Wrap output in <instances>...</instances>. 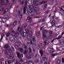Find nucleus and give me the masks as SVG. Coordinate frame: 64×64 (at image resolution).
Segmentation results:
<instances>
[{"mask_svg":"<svg viewBox=\"0 0 64 64\" xmlns=\"http://www.w3.org/2000/svg\"><path fill=\"white\" fill-rule=\"evenodd\" d=\"M10 35V33L9 32H8L6 34V36L7 37H9Z\"/></svg>","mask_w":64,"mask_h":64,"instance_id":"obj_28","label":"nucleus"},{"mask_svg":"<svg viewBox=\"0 0 64 64\" xmlns=\"http://www.w3.org/2000/svg\"><path fill=\"white\" fill-rule=\"evenodd\" d=\"M57 64H60V63H61V60L60 59L58 60L57 62Z\"/></svg>","mask_w":64,"mask_h":64,"instance_id":"obj_31","label":"nucleus"},{"mask_svg":"<svg viewBox=\"0 0 64 64\" xmlns=\"http://www.w3.org/2000/svg\"><path fill=\"white\" fill-rule=\"evenodd\" d=\"M54 18H55V16H52L51 18H52V19L50 20V22H51V21H52H52H53V20H54Z\"/></svg>","mask_w":64,"mask_h":64,"instance_id":"obj_34","label":"nucleus"},{"mask_svg":"<svg viewBox=\"0 0 64 64\" xmlns=\"http://www.w3.org/2000/svg\"><path fill=\"white\" fill-rule=\"evenodd\" d=\"M30 36V37H32V36H33V32H32V31H30L28 33V34Z\"/></svg>","mask_w":64,"mask_h":64,"instance_id":"obj_16","label":"nucleus"},{"mask_svg":"<svg viewBox=\"0 0 64 64\" xmlns=\"http://www.w3.org/2000/svg\"><path fill=\"white\" fill-rule=\"evenodd\" d=\"M48 32L47 31L44 30L43 31V33L44 34H45V33H47Z\"/></svg>","mask_w":64,"mask_h":64,"instance_id":"obj_48","label":"nucleus"},{"mask_svg":"<svg viewBox=\"0 0 64 64\" xmlns=\"http://www.w3.org/2000/svg\"><path fill=\"white\" fill-rule=\"evenodd\" d=\"M46 3V2L44 0V1H42L41 3V4H45Z\"/></svg>","mask_w":64,"mask_h":64,"instance_id":"obj_45","label":"nucleus"},{"mask_svg":"<svg viewBox=\"0 0 64 64\" xmlns=\"http://www.w3.org/2000/svg\"><path fill=\"white\" fill-rule=\"evenodd\" d=\"M18 14H20L19 15V16L20 18H22V14H21V12L18 11Z\"/></svg>","mask_w":64,"mask_h":64,"instance_id":"obj_11","label":"nucleus"},{"mask_svg":"<svg viewBox=\"0 0 64 64\" xmlns=\"http://www.w3.org/2000/svg\"><path fill=\"white\" fill-rule=\"evenodd\" d=\"M28 51L29 53H31L32 52V50L30 48H29L28 49Z\"/></svg>","mask_w":64,"mask_h":64,"instance_id":"obj_18","label":"nucleus"},{"mask_svg":"<svg viewBox=\"0 0 64 64\" xmlns=\"http://www.w3.org/2000/svg\"><path fill=\"white\" fill-rule=\"evenodd\" d=\"M43 37L44 38V39H46L47 38V36H46L45 34H44L43 35Z\"/></svg>","mask_w":64,"mask_h":64,"instance_id":"obj_47","label":"nucleus"},{"mask_svg":"<svg viewBox=\"0 0 64 64\" xmlns=\"http://www.w3.org/2000/svg\"><path fill=\"white\" fill-rule=\"evenodd\" d=\"M24 1H22V2L20 4V5H23V4H24Z\"/></svg>","mask_w":64,"mask_h":64,"instance_id":"obj_59","label":"nucleus"},{"mask_svg":"<svg viewBox=\"0 0 64 64\" xmlns=\"http://www.w3.org/2000/svg\"><path fill=\"white\" fill-rule=\"evenodd\" d=\"M4 47L5 49H7L6 50L7 51L9 52L10 53H12V51L11 48L9 47V44H5Z\"/></svg>","mask_w":64,"mask_h":64,"instance_id":"obj_1","label":"nucleus"},{"mask_svg":"<svg viewBox=\"0 0 64 64\" xmlns=\"http://www.w3.org/2000/svg\"><path fill=\"white\" fill-rule=\"evenodd\" d=\"M44 9H46V8H47V4L45 5L44 6Z\"/></svg>","mask_w":64,"mask_h":64,"instance_id":"obj_56","label":"nucleus"},{"mask_svg":"<svg viewBox=\"0 0 64 64\" xmlns=\"http://www.w3.org/2000/svg\"><path fill=\"white\" fill-rule=\"evenodd\" d=\"M25 31L27 34H28L29 33V30L28 29H26L25 30Z\"/></svg>","mask_w":64,"mask_h":64,"instance_id":"obj_42","label":"nucleus"},{"mask_svg":"<svg viewBox=\"0 0 64 64\" xmlns=\"http://www.w3.org/2000/svg\"><path fill=\"white\" fill-rule=\"evenodd\" d=\"M6 1V2L8 4H9L10 3V2L9 0H5Z\"/></svg>","mask_w":64,"mask_h":64,"instance_id":"obj_52","label":"nucleus"},{"mask_svg":"<svg viewBox=\"0 0 64 64\" xmlns=\"http://www.w3.org/2000/svg\"><path fill=\"white\" fill-rule=\"evenodd\" d=\"M49 33L50 35H52V32L51 31L49 32Z\"/></svg>","mask_w":64,"mask_h":64,"instance_id":"obj_58","label":"nucleus"},{"mask_svg":"<svg viewBox=\"0 0 64 64\" xmlns=\"http://www.w3.org/2000/svg\"><path fill=\"white\" fill-rule=\"evenodd\" d=\"M50 10H48L47 11H46V13L45 14V15H47V14H48V13H49L50 12Z\"/></svg>","mask_w":64,"mask_h":64,"instance_id":"obj_37","label":"nucleus"},{"mask_svg":"<svg viewBox=\"0 0 64 64\" xmlns=\"http://www.w3.org/2000/svg\"><path fill=\"white\" fill-rule=\"evenodd\" d=\"M20 43H21L20 41L19 40L16 41V45L18 46H20Z\"/></svg>","mask_w":64,"mask_h":64,"instance_id":"obj_9","label":"nucleus"},{"mask_svg":"<svg viewBox=\"0 0 64 64\" xmlns=\"http://www.w3.org/2000/svg\"><path fill=\"white\" fill-rule=\"evenodd\" d=\"M7 4H8L6 2L4 3V6H6V5H7Z\"/></svg>","mask_w":64,"mask_h":64,"instance_id":"obj_55","label":"nucleus"},{"mask_svg":"<svg viewBox=\"0 0 64 64\" xmlns=\"http://www.w3.org/2000/svg\"><path fill=\"white\" fill-rule=\"evenodd\" d=\"M31 56H29L28 57V58H27V59H31Z\"/></svg>","mask_w":64,"mask_h":64,"instance_id":"obj_60","label":"nucleus"},{"mask_svg":"<svg viewBox=\"0 0 64 64\" xmlns=\"http://www.w3.org/2000/svg\"><path fill=\"white\" fill-rule=\"evenodd\" d=\"M28 62V60L26 59H25L24 60V63H26Z\"/></svg>","mask_w":64,"mask_h":64,"instance_id":"obj_46","label":"nucleus"},{"mask_svg":"<svg viewBox=\"0 0 64 64\" xmlns=\"http://www.w3.org/2000/svg\"><path fill=\"white\" fill-rule=\"evenodd\" d=\"M26 20L27 22H29V23L31 24L33 23L32 20L31 19V18L30 17V16H28V18Z\"/></svg>","mask_w":64,"mask_h":64,"instance_id":"obj_5","label":"nucleus"},{"mask_svg":"<svg viewBox=\"0 0 64 64\" xmlns=\"http://www.w3.org/2000/svg\"><path fill=\"white\" fill-rule=\"evenodd\" d=\"M34 62L35 63H39V59H37L36 60H35L34 61Z\"/></svg>","mask_w":64,"mask_h":64,"instance_id":"obj_19","label":"nucleus"},{"mask_svg":"<svg viewBox=\"0 0 64 64\" xmlns=\"http://www.w3.org/2000/svg\"><path fill=\"white\" fill-rule=\"evenodd\" d=\"M28 64H34L32 60H30L28 62Z\"/></svg>","mask_w":64,"mask_h":64,"instance_id":"obj_24","label":"nucleus"},{"mask_svg":"<svg viewBox=\"0 0 64 64\" xmlns=\"http://www.w3.org/2000/svg\"><path fill=\"white\" fill-rule=\"evenodd\" d=\"M5 2V0H4L2 1V3H0V4H2V5H4V2Z\"/></svg>","mask_w":64,"mask_h":64,"instance_id":"obj_44","label":"nucleus"},{"mask_svg":"<svg viewBox=\"0 0 64 64\" xmlns=\"http://www.w3.org/2000/svg\"><path fill=\"white\" fill-rule=\"evenodd\" d=\"M16 54L17 56L19 59L20 58H22L23 57V54H20L18 52H16Z\"/></svg>","mask_w":64,"mask_h":64,"instance_id":"obj_4","label":"nucleus"},{"mask_svg":"<svg viewBox=\"0 0 64 64\" xmlns=\"http://www.w3.org/2000/svg\"><path fill=\"white\" fill-rule=\"evenodd\" d=\"M36 2H37L36 0H34L33 3L35 4V5H36Z\"/></svg>","mask_w":64,"mask_h":64,"instance_id":"obj_49","label":"nucleus"},{"mask_svg":"<svg viewBox=\"0 0 64 64\" xmlns=\"http://www.w3.org/2000/svg\"><path fill=\"white\" fill-rule=\"evenodd\" d=\"M25 1V2L24 3V6H28V4H27L28 2V0H24Z\"/></svg>","mask_w":64,"mask_h":64,"instance_id":"obj_21","label":"nucleus"},{"mask_svg":"<svg viewBox=\"0 0 64 64\" xmlns=\"http://www.w3.org/2000/svg\"><path fill=\"white\" fill-rule=\"evenodd\" d=\"M33 10H30L29 11V12L30 13V14H32L33 12Z\"/></svg>","mask_w":64,"mask_h":64,"instance_id":"obj_43","label":"nucleus"},{"mask_svg":"<svg viewBox=\"0 0 64 64\" xmlns=\"http://www.w3.org/2000/svg\"><path fill=\"white\" fill-rule=\"evenodd\" d=\"M31 36H30L29 35H28L26 36V38L28 40L30 41L31 40Z\"/></svg>","mask_w":64,"mask_h":64,"instance_id":"obj_13","label":"nucleus"},{"mask_svg":"<svg viewBox=\"0 0 64 64\" xmlns=\"http://www.w3.org/2000/svg\"><path fill=\"white\" fill-rule=\"evenodd\" d=\"M16 50H19L20 53H22L23 52V48H20L18 46H16Z\"/></svg>","mask_w":64,"mask_h":64,"instance_id":"obj_6","label":"nucleus"},{"mask_svg":"<svg viewBox=\"0 0 64 64\" xmlns=\"http://www.w3.org/2000/svg\"><path fill=\"white\" fill-rule=\"evenodd\" d=\"M27 52L26 50H24L23 52V53L24 54V55L26 54H27Z\"/></svg>","mask_w":64,"mask_h":64,"instance_id":"obj_35","label":"nucleus"},{"mask_svg":"<svg viewBox=\"0 0 64 64\" xmlns=\"http://www.w3.org/2000/svg\"><path fill=\"white\" fill-rule=\"evenodd\" d=\"M42 59L44 62H46L48 60V59L46 57H44L42 58Z\"/></svg>","mask_w":64,"mask_h":64,"instance_id":"obj_12","label":"nucleus"},{"mask_svg":"<svg viewBox=\"0 0 64 64\" xmlns=\"http://www.w3.org/2000/svg\"><path fill=\"white\" fill-rule=\"evenodd\" d=\"M4 12H3V14H6V12L5 10H4Z\"/></svg>","mask_w":64,"mask_h":64,"instance_id":"obj_63","label":"nucleus"},{"mask_svg":"<svg viewBox=\"0 0 64 64\" xmlns=\"http://www.w3.org/2000/svg\"><path fill=\"white\" fill-rule=\"evenodd\" d=\"M22 27L24 28H25L26 27V25H25V24H22Z\"/></svg>","mask_w":64,"mask_h":64,"instance_id":"obj_51","label":"nucleus"},{"mask_svg":"<svg viewBox=\"0 0 64 64\" xmlns=\"http://www.w3.org/2000/svg\"><path fill=\"white\" fill-rule=\"evenodd\" d=\"M25 44H23V47H24V48L25 49H27L28 48V47H27L26 46H25Z\"/></svg>","mask_w":64,"mask_h":64,"instance_id":"obj_25","label":"nucleus"},{"mask_svg":"<svg viewBox=\"0 0 64 64\" xmlns=\"http://www.w3.org/2000/svg\"><path fill=\"white\" fill-rule=\"evenodd\" d=\"M19 33L20 34V35L23 36L24 37H26V33L23 31V29H21L19 31Z\"/></svg>","mask_w":64,"mask_h":64,"instance_id":"obj_3","label":"nucleus"},{"mask_svg":"<svg viewBox=\"0 0 64 64\" xmlns=\"http://www.w3.org/2000/svg\"><path fill=\"white\" fill-rule=\"evenodd\" d=\"M27 46L28 47H30L31 46V43H27L26 44Z\"/></svg>","mask_w":64,"mask_h":64,"instance_id":"obj_40","label":"nucleus"},{"mask_svg":"<svg viewBox=\"0 0 64 64\" xmlns=\"http://www.w3.org/2000/svg\"><path fill=\"white\" fill-rule=\"evenodd\" d=\"M41 0H38L36 1V6H37L38 5H41Z\"/></svg>","mask_w":64,"mask_h":64,"instance_id":"obj_8","label":"nucleus"},{"mask_svg":"<svg viewBox=\"0 0 64 64\" xmlns=\"http://www.w3.org/2000/svg\"><path fill=\"white\" fill-rule=\"evenodd\" d=\"M55 22H56L54 20H53L51 22V23L52 25V27H54L55 26Z\"/></svg>","mask_w":64,"mask_h":64,"instance_id":"obj_10","label":"nucleus"},{"mask_svg":"<svg viewBox=\"0 0 64 64\" xmlns=\"http://www.w3.org/2000/svg\"><path fill=\"white\" fill-rule=\"evenodd\" d=\"M8 4V6L9 7H11L10 8H11V7L12 6V4Z\"/></svg>","mask_w":64,"mask_h":64,"instance_id":"obj_50","label":"nucleus"},{"mask_svg":"<svg viewBox=\"0 0 64 64\" xmlns=\"http://www.w3.org/2000/svg\"><path fill=\"white\" fill-rule=\"evenodd\" d=\"M35 36H33L32 37V41L33 42H35L36 41V40H35Z\"/></svg>","mask_w":64,"mask_h":64,"instance_id":"obj_39","label":"nucleus"},{"mask_svg":"<svg viewBox=\"0 0 64 64\" xmlns=\"http://www.w3.org/2000/svg\"><path fill=\"white\" fill-rule=\"evenodd\" d=\"M58 10H59L58 9H56L55 11H54V12H56V11H57Z\"/></svg>","mask_w":64,"mask_h":64,"instance_id":"obj_61","label":"nucleus"},{"mask_svg":"<svg viewBox=\"0 0 64 64\" xmlns=\"http://www.w3.org/2000/svg\"><path fill=\"white\" fill-rule=\"evenodd\" d=\"M28 64H34L32 60H30L28 62Z\"/></svg>","mask_w":64,"mask_h":64,"instance_id":"obj_23","label":"nucleus"},{"mask_svg":"<svg viewBox=\"0 0 64 64\" xmlns=\"http://www.w3.org/2000/svg\"><path fill=\"white\" fill-rule=\"evenodd\" d=\"M43 50H42V49L40 51V53L41 55V57H42L43 56Z\"/></svg>","mask_w":64,"mask_h":64,"instance_id":"obj_20","label":"nucleus"},{"mask_svg":"<svg viewBox=\"0 0 64 64\" xmlns=\"http://www.w3.org/2000/svg\"><path fill=\"white\" fill-rule=\"evenodd\" d=\"M62 63H64V58H62Z\"/></svg>","mask_w":64,"mask_h":64,"instance_id":"obj_53","label":"nucleus"},{"mask_svg":"<svg viewBox=\"0 0 64 64\" xmlns=\"http://www.w3.org/2000/svg\"><path fill=\"white\" fill-rule=\"evenodd\" d=\"M56 55H57V54H52L51 55V56L52 57H54L55 56H56Z\"/></svg>","mask_w":64,"mask_h":64,"instance_id":"obj_27","label":"nucleus"},{"mask_svg":"<svg viewBox=\"0 0 64 64\" xmlns=\"http://www.w3.org/2000/svg\"><path fill=\"white\" fill-rule=\"evenodd\" d=\"M10 40L12 42H15V40L13 37L10 38Z\"/></svg>","mask_w":64,"mask_h":64,"instance_id":"obj_14","label":"nucleus"},{"mask_svg":"<svg viewBox=\"0 0 64 64\" xmlns=\"http://www.w3.org/2000/svg\"><path fill=\"white\" fill-rule=\"evenodd\" d=\"M4 36H5V34L4 33L2 34V38L0 40V41H1V40H2V39H3V38Z\"/></svg>","mask_w":64,"mask_h":64,"instance_id":"obj_30","label":"nucleus"},{"mask_svg":"<svg viewBox=\"0 0 64 64\" xmlns=\"http://www.w3.org/2000/svg\"><path fill=\"white\" fill-rule=\"evenodd\" d=\"M34 12L37 13L38 14H40V12L38 10V8L37 7H36L34 8Z\"/></svg>","mask_w":64,"mask_h":64,"instance_id":"obj_7","label":"nucleus"},{"mask_svg":"<svg viewBox=\"0 0 64 64\" xmlns=\"http://www.w3.org/2000/svg\"><path fill=\"white\" fill-rule=\"evenodd\" d=\"M7 51L6 50L4 52V54H5V55H9L8 53V52H7Z\"/></svg>","mask_w":64,"mask_h":64,"instance_id":"obj_38","label":"nucleus"},{"mask_svg":"<svg viewBox=\"0 0 64 64\" xmlns=\"http://www.w3.org/2000/svg\"><path fill=\"white\" fill-rule=\"evenodd\" d=\"M11 31H12V32H15V31L14 30H13V29H11Z\"/></svg>","mask_w":64,"mask_h":64,"instance_id":"obj_57","label":"nucleus"},{"mask_svg":"<svg viewBox=\"0 0 64 64\" xmlns=\"http://www.w3.org/2000/svg\"><path fill=\"white\" fill-rule=\"evenodd\" d=\"M27 6H24L23 8V10H24V11H26V10L27 9Z\"/></svg>","mask_w":64,"mask_h":64,"instance_id":"obj_33","label":"nucleus"},{"mask_svg":"<svg viewBox=\"0 0 64 64\" xmlns=\"http://www.w3.org/2000/svg\"><path fill=\"white\" fill-rule=\"evenodd\" d=\"M20 26H18L17 28V31H19L20 30Z\"/></svg>","mask_w":64,"mask_h":64,"instance_id":"obj_62","label":"nucleus"},{"mask_svg":"<svg viewBox=\"0 0 64 64\" xmlns=\"http://www.w3.org/2000/svg\"><path fill=\"white\" fill-rule=\"evenodd\" d=\"M16 25H17V22L15 21L13 23V25L14 26H15Z\"/></svg>","mask_w":64,"mask_h":64,"instance_id":"obj_36","label":"nucleus"},{"mask_svg":"<svg viewBox=\"0 0 64 64\" xmlns=\"http://www.w3.org/2000/svg\"><path fill=\"white\" fill-rule=\"evenodd\" d=\"M11 62V60H8V61H6L5 62L6 64H10Z\"/></svg>","mask_w":64,"mask_h":64,"instance_id":"obj_22","label":"nucleus"},{"mask_svg":"<svg viewBox=\"0 0 64 64\" xmlns=\"http://www.w3.org/2000/svg\"><path fill=\"white\" fill-rule=\"evenodd\" d=\"M8 8H6V10H5V11H6V12H8Z\"/></svg>","mask_w":64,"mask_h":64,"instance_id":"obj_64","label":"nucleus"},{"mask_svg":"<svg viewBox=\"0 0 64 64\" xmlns=\"http://www.w3.org/2000/svg\"><path fill=\"white\" fill-rule=\"evenodd\" d=\"M44 43H45V45H48L49 44L50 42L48 41H45L44 42Z\"/></svg>","mask_w":64,"mask_h":64,"instance_id":"obj_17","label":"nucleus"},{"mask_svg":"<svg viewBox=\"0 0 64 64\" xmlns=\"http://www.w3.org/2000/svg\"><path fill=\"white\" fill-rule=\"evenodd\" d=\"M37 56L38 58H40V55L38 54H36L34 56L35 58H36Z\"/></svg>","mask_w":64,"mask_h":64,"instance_id":"obj_26","label":"nucleus"},{"mask_svg":"<svg viewBox=\"0 0 64 64\" xmlns=\"http://www.w3.org/2000/svg\"><path fill=\"white\" fill-rule=\"evenodd\" d=\"M29 10H28L24 11V14H25V13L26 15H28L29 14Z\"/></svg>","mask_w":64,"mask_h":64,"instance_id":"obj_15","label":"nucleus"},{"mask_svg":"<svg viewBox=\"0 0 64 64\" xmlns=\"http://www.w3.org/2000/svg\"><path fill=\"white\" fill-rule=\"evenodd\" d=\"M28 4H30V5L31 4H32V2L31 1L28 0Z\"/></svg>","mask_w":64,"mask_h":64,"instance_id":"obj_41","label":"nucleus"},{"mask_svg":"<svg viewBox=\"0 0 64 64\" xmlns=\"http://www.w3.org/2000/svg\"><path fill=\"white\" fill-rule=\"evenodd\" d=\"M11 35L12 36H14V37H15L16 39V40H18L19 39V34L18 33H16L15 32H11Z\"/></svg>","mask_w":64,"mask_h":64,"instance_id":"obj_2","label":"nucleus"},{"mask_svg":"<svg viewBox=\"0 0 64 64\" xmlns=\"http://www.w3.org/2000/svg\"><path fill=\"white\" fill-rule=\"evenodd\" d=\"M13 57H14L13 55L12 54L10 55L9 58H10L11 59H12L13 58Z\"/></svg>","mask_w":64,"mask_h":64,"instance_id":"obj_32","label":"nucleus"},{"mask_svg":"<svg viewBox=\"0 0 64 64\" xmlns=\"http://www.w3.org/2000/svg\"><path fill=\"white\" fill-rule=\"evenodd\" d=\"M62 7H59V8H60V9L62 11H64V10H63V8H62Z\"/></svg>","mask_w":64,"mask_h":64,"instance_id":"obj_54","label":"nucleus"},{"mask_svg":"<svg viewBox=\"0 0 64 64\" xmlns=\"http://www.w3.org/2000/svg\"><path fill=\"white\" fill-rule=\"evenodd\" d=\"M30 10H33L34 12V10H35V8H34V6H31V8Z\"/></svg>","mask_w":64,"mask_h":64,"instance_id":"obj_29","label":"nucleus"}]
</instances>
